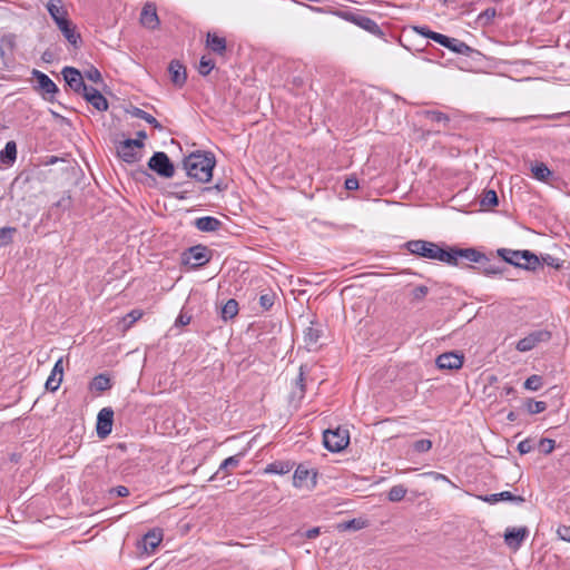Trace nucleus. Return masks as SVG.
Returning a JSON list of instances; mask_svg holds the SVG:
<instances>
[{"mask_svg":"<svg viewBox=\"0 0 570 570\" xmlns=\"http://www.w3.org/2000/svg\"><path fill=\"white\" fill-rule=\"evenodd\" d=\"M432 448V441L428 439L419 440L413 443V449L416 452L424 453L430 451Z\"/></svg>","mask_w":570,"mask_h":570,"instance_id":"44","label":"nucleus"},{"mask_svg":"<svg viewBox=\"0 0 570 570\" xmlns=\"http://www.w3.org/2000/svg\"><path fill=\"white\" fill-rule=\"evenodd\" d=\"M62 76L73 91L82 95L87 90L88 86L83 82V76L76 68L65 67L62 69Z\"/></svg>","mask_w":570,"mask_h":570,"instance_id":"10","label":"nucleus"},{"mask_svg":"<svg viewBox=\"0 0 570 570\" xmlns=\"http://www.w3.org/2000/svg\"><path fill=\"white\" fill-rule=\"evenodd\" d=\"M518 450L521 454H527L532 451V443L529 440H523L519 443Z\"/></svg>","mask_w":570,"mask_h":570,"instance_id":"52","label":"nucleus"},{"mask_svg":"<svg viewBox=\"0 0 570 570\" xmlns=\"http://www.w3.org/2000/svg\"><path fill=\"white\" fill-rule=\"evenodd\" d=\"M91 390L104 392L111 387L110 379L107 375L99 374L94 377L91 385Z\"/></svg>","mask_w":570,"mask_h":570,"instance_id":"30","label":"nucleus"},{"mask_svg":"<svg viewBox=\"0 0 570 570\" xmlns=\"http://www.w3.org/2000/svg\"><path fill=\"white\" fill-rule=\"evenodd\" d=\"M482 206L484 207H493L498 205V195L494 190H487L481 200Z\"/></svg>","mask_w":570,"mask_h":570,"instance_id":"41","label":"nucleus"},{"mask_svg":"<svg viewBox=\"0 0 570 570\" xmlns=\"http://www.w3.org/2000/svg\"><path fill=\"white\" fill-rule=\"evenodd\" d=\"M140 23L148 29H156L159 24L156 6L154 3H146L140 13Z\"/></svg>","mask_w":570,"mask_h":570,"instance_id":"17","label":"nucleus"},{"mask_svg":"<svg viewBox=\"0 0 570 570\" xmlns=\"http://www.w3.org/2000/svg\"><path fill=\"white\" fill-rule=\"evenodd\" d=\"M114 411L110 407H104L99 411L97 416V434L100 438H106L110 434L112 428Z\"/></svg>","mask_w":570,"mask_h":570,"instance_id":"12","label":"nucleus"},{"mask_svg":"<svg viewBox=\"0 0 570 570\" xmlns=\"http://www.w3.org/2000/svg\"><path fill=\"white\" fill-rule=\"evenodd\" d=\"M508 419H509V420H511V421H513V420H514V414H513V413H510V414L508 415Z\"/></svg>","mask_w":570,"mask_h":570,"instance_id":"63","label":"nucleus"},{"mask_svg":"<svg viewBox=\"0 0 570 570\" xmlns=\"http://www.w3.org/2000/svg\"><path fill=\"white\" fill-rule=\"evenodd\" d=\"M487 273H497V271L493 268H490L489 271H487Z\"/></svg>","mask_w":570,"mask_h":570,"instance_id":"64","label":"nucleus"},{"mask_svg":"<svg viewBox=\"0 0 570 570\" xmlns=\"http://www.w3.org/2000/svg\"><path fill=\"white\" fill-rule=\"evenodd\" d=\"M316 472L298 465L293 475V485L297 489L313 490L316 485Z\"/></svg>","mask_w":570,"mask_h":570,"instance_id":"7","label":"nucleus"},{"mask_svg":"<svg viewBox=\"0 0 570 570\" xmlns=\"http://www.w3.org/2000/svg\"><path fill=\"white\" fill-rule=\"evenodd\" d=\"M195 226L202 232H214L220 226V222L210 216L200 217L195 220Z\"/></svg>","mask_w":570,"mask_h":570,"instance_id":"25","label":"nucleus"},{"mask_svg":"<svg viewBox=\"0 0 570 570\" xmlns=\"http://www.w3.org/2000/svg\"><path fill=\"white\" fill-rule=\"evenodd\" d=\"M344 529H360L361 524L357 520H352L344 524Z\"/></svg>","mask_w":570,"mask_h":570,"instance_id":"59","label":"nucleus"},{"mask_svg":"<svg viewBox=\"0 0 570 570\" xmlns=\"http://www.w3.org/2000/svg\"><path fill=\"white\" fill-rule=\"evenodd\" d=\"M58 28L71 45H77L79 35L76 32L73 24L69 20L58 26Z\"/></svg>","mask_w":570,"mask_h":570,"instance_id":"28","label":"nucleus"},{"mask_svg":"<svg viewBox=\"0 0 570 570\" xmlns=\"http://www.w3.org/2000/svg\"><path fill=\"white\" fill-rule=\"evenodd\" d=\"M525 409L530 414H538L546 411L547 404L542 401L528 400Z\"/></svg>","mask_w":570,"mask_h":570,"instance_id":"37","label":"nucleus"},{"mask_svg":"<svg viewBox=\"0 0 570 570\" xmlns=\"http://www.w3.org/2000/svg\"><path fill=\"white\" fill-rule=\"evenodd\" d=\"M47 9L53 21L56 22L57 27L62 24L63 22L68 21L67 18V10L65 6L62 4L61 0H50L47 3Z\"/></svg>","mask_w":570,"mask_h":570,"instance_id":"18","label":"nucleus"},{"mask_svg":"<svg viewBox=\"0 0 570 570\" xmlns=\"http://www.w3.org/2000/svg\"><path fill=\"white\" fill-rule=\"evenodd\" d=\"M556 442L551 439H542L539 443L541 452L549 454L553 451Z\"/></svg>","mask_w":570,"mask_h":570,"instance_id":"47","label":"nucleus"},{"mask_svg":"<svg viewBox=\"0 0 570 570\" xmlns=\"http://www.w3.org/2000/svg\"><path fill=\"white\" fill-rule=\"evenodd\" d=\"M422 475L431 476L435 481H445L454 487V484L451 482V480L444 474H441L438 472H425Z\"/></svg>","mask_w":570,"mask_h":570,"instance_id":"49","label":"nucleus"},{"mask_svg":"<svg viewBox=\"0 0 570 570\" xmlns=\"http://www.w3.org/2000/svg\"><path fill=\"white\" fill-rule=\"evenodd\" d=\"M476 498L479 500L490 503V504H495L499 501H514L518 503H522L524 501V499L522 497L513 495L510 491H503L500 493H494V494H489V495H478Z\"/></svg>","mask_w":570,"mask_h":570,"instance_id":"23","label":"nucleus"},{"mask_svg":"<svg viewBox=\"0 0 570 570\" xmlns=\"http://www.w3.org/2000/svg\"><path fill=\"white\" fill-rule=\"evenodd\" d=\"M168 72L170 80L175 86L181 87L186 82V69L179 61L173 60L169 63Z\"/></svg>","mask_w":570,"mask_h":570,"instance_id":"22","label":"nucleus"},{"mask_svg":"<svg viewBox=\"0 0 570 570\" xmlns=\"http://www.w3.org/2000/svg\"><path fill=\"white\" fill-rule=\"evenodd\" d=\"M142 316V311L140 309H134L129 312L122 320H121V330L122 332H126L128 328L132 326L135 322L140 320Z\"/></svg>","mask_w":570,"mask_h":570,"instance_id":"31","label":"nucleus"},{"mask_svg":"<svg viewBox=\"0 0 570 570\" xmlns=\"http://www.w3.org/2000/svg\"><path fill=\"white\" fill-rule=\"evenodd\" d=\"M16 233L14 227H2L0 228V246H7L12 242V237Z\"/></svg>","mask_w":570,"mask_h":570,"instance_id":"38","label":"nucleus"},{"mask_svg":"<svg viewBox=\"0 0 570 570\" xmlns=\"http://www.w3.org/2000/svg\"><path fill=\"white\" fill-rule=\"evenodd\" d=\"M142 147L141 140L126 139L118 145L117 154L124 161L132 164L140 160Z\"/></svg>","mask_w":570,"mask_h":570,"instance_id":"5","label":"nucleus"},{"mask_svg":"<svg viewBox=\"0 0 570 570\" xmlns=\"http://www.w3.org/2000/svg\"><path fill=\"white\" fill-rule=\"evenodd\" d=\"M342 17L345 20L358 26L360 28L368 31L372 35H375L379 37L383 36V32H382L380 26L371 18H367L364 16H356L353 13H343Z\"/></svg>","mask_w":570,"mask_h":570,"instance_id":"9","label":"nucleus"},{"mask_svg":"<svg viewBox=\"0 0 570 570\" xmlns=\"http://www.w3.org/2000/svg\"><path fill=\"white\" fill-rule=\"evenodd\" d=\"M17 158V145L14 141H8L0 153V160L3 164H12Z\"/></svg>","mask_w":570,"mask_h":570,"instance_id":"26","label":"nucleus"},{"mask_svg":"<svg viewBox=\"0 0 570 570\" xmlns=\"http://www.w3.org/2000/svg\"><path fill=\"white\" fill-rule=\"evenodd\" d=\"M541 261L543 264L551 266L556 269L561 268L563 265V261H561L552 255H549V254L542 255Z\"/></svg>","mask_w":570,"mask_h":570,"instance_id":"43","label":"nucleus"},{"mask_svg":"<svg viewBox=\"0 0 570 570\" xmlns=\"http://www.w3.org/2000/svg\"><path fill=\"white\" fill-rule=\"evenodd\" d=\"M82 96L98 111H106L108 109L107 99L97 89L88 87L87 90L82 94Z\"/></svg>","mask_w":570,"mask_h":570,"instance_id":"19","label":"nucleus"},{"mask_svg":"<svg viewBox=\"0 0 570 570\" xmlns=\"http://www.w3.org/2000/svg\"><path fill=\"white\" fill-rule=\"evenodd\" d=\"M215 164V157L212 154L200 151L190 154L184 160L187 175L200 183L212 179Z\"/></svg>","mask_w":570,"mask_h":570,"instance_id":"1","label":"nucleus"},{"mask_svg":"<svg viewBox=\"0 0 570 570\" xmlns=\"http://www.w3.org/2000/svg\"><path fill=\"white\" fill-rule=\"evenodd\" d=\"M320 338V331L317 328L308 327L305 331V341L308 344H315Z\"/></svg>","mask_w":570,"mask_h":570,"instance_id":"46","label":"nucleus"},{"mask_svg":"<svg viewBox=\"0 0 570 570\" xmlns=\"http://www.w3.org/2000/svg\"><path fill=\"white\" fill-rule=\"evenodd\" d=\"M323 443L327 450L332 452H340L348 445L350 433L346 429L342 428L326 430L323 434Z\"/></svg>","mask_w":570,"mask_h":570,"instance_id":"4","label":"nucleus"},{"mask_svg":"<svg viewBox=\"0 0 570 570\" xmlns=\"http://www.w3.org/2000/svg\"><path fill=\"white\" fill-rule=\"evenodd\" d=\"M131 115L134 117H137V118H140V119H144L145 121H147L148 124H150L151 126H154L155 128H158V129H161V126L160 124L157 121V119L155 117H153L151 115H149L148 112L144 111L142 109H139V108H134L131 110Z\"/></svg>","mask_w":570,"mask_h":570,"instance_id":"33","label":"nucleus"},{"mask_svg":"<svg viewBox=\"0 0 570 570\" xmlns=\"http://www.w3.org/2000/svg\"><path fill=\"white\" fill-rule=\"evenodd\" d=\"M259 303L264 309H268L273 305V297L268 294H264L259 297Z\"/></svg>","mask_w":570,"mask_h":570,"instance_id":"53","label":"nucleus"},{"mask_svg":"<svg viewBox=\"0 0 570 570\" xmlns=\"http://www.w3.org/2000/svg\"><path fill=\"white\" fill-rule=\"evenodd\" d=\"M238 313V303L235 299H229L222 308V317L226 320H230L235 317Z\"/></svg>","mask_w":570,"mask_h":570,"instance_id":"32","label":"nucleus"},{"mask_svg":"<svg viewBox=\"0 0 570 570\" xmlns=\"http://www.w3.org/2000/svg\"><path fill=\"white\" fill-rule=\"evenodd\" d=\"M532 175L540 181H547L552 175V171L543 163H535L531 166Z\"/></svg>","mask_w":570,"mask_h":570,"instance_id":"27","label":"nucleus"},{"mask_svg":"<svg viewBox=\"0 0 570 570\" xmlns=\"http://www.w3.org/2000/svg\"><path fill=\"white\" fill-rule=\"evenodd\" d=\"M543 381L540 375H531L524 382V389L529 391H538L542 387Z\"/></svg>","mask_w":570,"mask_h":570,"instance_id":"36","label":"nucleus"},{"mask_svg":"<svg viewBox=\"0 0 570 570\" xmlns=\"http://www.w3.org/2000/svg\"><path fill=\"white\" fill-rule=\"evenodd\" d=\"M209 261L208 250L204 246H195L189 248L185 254L184 262L194 267L202 266Z\"/></svg>","mask_w":570,"mask_h":570,"instance_id":"14","label":"nucleus"},{"mask_svg":"<svg viewBox=\"0 0 570 570\" xmlns=\"http://www.w3.org/2000/svg\"><path fill=\"white\" fill-rule=\"evenodd\" d=\"M62 382V376L50 373L49 377L46 381V389L48 391L55 392L59 389Z\"/></svg>","mask_w":570,"mask_h":570,"instance_id":"42","label":"nucleus"},{"mask_svg":"<svg viewBox=\"0 0 570 570\" xmlns=\"http://www.w3.org/2000/svg\"><path fill=\"white\" fill-rule=\"evenodd\" d=\"M214 67L215 62L212 59L203 56L199 61L198 72L203 76H207L213 70Z\"/></svg>","mask_w":570,"mask_h":570,"instance_id":"39","label":"nucleus"},{"mask_svg":"<svg viewBox=\"0 0 570 570\" xmlns=\"http://www.w3.org/2000/svg\"><path fill=\"white\" fill-rule=\"evenodd\" d=\"M425 118L431 120V121H435V122H442L444 125H446L449 122V117L443 114V112H440V111H434V110H431V111H425L424 114Z\"/></svg>","mask_w":570,"mask_h":570,"instance_id":"40","label":"nucleus"},{"mask_svg":"<svg viewBox=\"0 0 570 570\" xmlns=\"http://www.w3.org/2000/svg\"><path fill=\"white\" fill-rule=\"evenodd\" d=\"M51 373H52V374H56V375L63 376V360H62V357H60V358L56 362V364H55V366H53V368H52Z\"/></svg>","mask_w":570,"mask_h":570,"instance_id":"55","label":"nucleus"},{"mask_svg":"<svg viewBox=\"0 0 570 570\" xmlns=\"http://www.w3.org/2000/svg\"><path fill=\"white\" fill-rule=\"evenodd\" d=\"M33 76L37 79L38 87L43 95H48L47 99H51L52 96L58 91L56 83L43 72L33 70Z\"/></svg>","mask_w":570,"mask_h":570,"instance_id":"20","label":"nucleus"},{"mask_svg":"<svg viewBox=\"0 0 570 570\" xmlns=\"http://www.w3.org/2000/svg\"><path fill=\"white\" fill-rule=\"evenodd\" d=\"M550 335L548 332L538 331L529 334L528 336L521 338L517 343V350L520 352L531 351L537 346L539 342L549 340Z\"/></svg>","mask_w":570,"mask_h":570,"instance_id":"15","label":"nucleus"},{"mask_svg":"<svg viewBox=\"0 0 570 570\" xmlns=\"http://www.w3.org/2000/svg\"><path fill=\"white\" fill-rule=\"evenodd\" d=\"M137 139L136 140H141L144 142V140L146 139L147 135L145 131H139L137 132Z\"/></svg>","mask_w":570,"mask_h":570,"instance_id":"62","label":"nucleus"},{"mask_svg":"<svg viewBox=\"0 0 570 570\" xmlns=\"http://www.w3.org/2000/svg\"><path fill=\"white\" fill-rule=\"evenodd\" d=\"M243 458V453H238L236 455L229 456L225 459L218 469V472L220 471H227L228 469H235L239 465L240 459Z\"/></svg>","mask_w":570,"mask_h":570,"instance_id":"34","label":"nucleus"},{"mask_svg":"<svg viewBox=\"0 0 570 570\" xmlns=\"http://www.w3.org/2000/svg\"><path fill=\"white\" fill-rule=\"evenodd\" d=\"M529 534L527 527L508 528L504 532L505 544L517 551Z\"/></svg>","mask_w":570,"mask_h":570,"instance_id":"11","label":"nucleus"},{"mask_svg":"<svg viewBox=\"0 0 570 570\" xmlns=\"http://www.w3.org/2000/svg\"><path fill=\"white\" fill-rule=\"evenodd\" d=\"M428 294V287L426 286H417L413 289L412 295L414 299H422Z\"/></svg>","mask_w":570,"mask_h":570,"instance_id":"51","label":"nucleus"},{"mask_svg":"<svg viewBox=\"0 0 570 570\" xmlns=\"http://www.w3.org/2000/svg\"><path fill=\"white\" fill-rule=\"evenodd\" d=\"M345 187L348 190H354L358 188V180L356 178H347L345 180Z\"/></svg>","mask_w":570,"mask_h":570,"instance_id":"56","label":"nucleus"},{"mask_svg":"<svg viewBox=\"0 0 570 570\" xmlns=\"http://www.w3.org/2000/svg\"><path fill=\"white\" fill-rule=\"evenodd\" d=\"M115 491L117 492V494L119 497H127L129 494V490L126 487H122V485L117 487L115 489Z\"/></svg>","mask_w":570,"mask_h":570,"instance_id":"60","label":"nucleus"},{"mask_svg":"<svg viewBox=\"0 0 570 570\" xmlns=\"http://www.w3.org/2000/svg\"><path fill=\"white\" fill-rule=\"evenodd\" d=\"M407 249L415 255L424 258L440 261L442 263H452L453 256L449 254L448 249L426 240H411L407 243Z\"/></svg>","mask_w":570,"mask_h":570,"instance_id":"2","label":"nucleus"},{"mask_svg":"<svg viewBox=\"0 0 570 570\" xmlns=\"http://www.w3.org/2000/svg\"><path fill=\"white\" fill-rule=\"evenodd\" d=\"M161 541L163 531L160 529H153L144 535L141 542L139 543V548L142 550V552L151 554L155 552Z\"/></svg>","mask_w":570,"mask_h":570,"instance_id":"13","label":"nucleus"},{"mask_svg":"<svg viewBox=\"0 0 570 570\" xmlns=\"http://www.w3.org/2000/svg\"><path fill=\"white\" fill-rule=\"evenodd\" d=\"M502 391H503V393H504L505 395H510V394L514 393V389H513L512 386H504V387L502 389Z\"/></svg>","mask_w":570,"mask_h":570,"instance_id":"61","label":"nucleus"},{"mask_svg":"<svg viewBox=\"0 0 570 570\" xmlns=\"http://www.w3.org/2000/svg\"><path fill=\"white\" fill-rule=\"evenodd\" d=\"M292 470V465L287 462H273L268 464L264 472L267 474H286Z\"/></svg>","mask_w":570,"mask_h":570,"instance_id":"29","label":"nucleus"},{"mask_svg":"<svg viewBox=\"0 0 570 570\" xmlns=\"http://www.w3.org/2000/svg\"><path fill=\"white\" fill-rule=\"evenodd\" d=\"M83 77L87 78L88 80L95 82V83H98V82L102 81L101 73L96 68H89L88 70H86Z\"/></svg>","mask_w":570,"mask_h":570,"instance_id":"45","label":"nucleus"},{"mask_svg":"<svg viewBox=\"0 0 570 570\" xmlns=\"http://www.w3.org/2000/svg\"><path fill=\"white\" fill-rule=\"evenodd\" d=\"M558 534L562 540L570 542V528L569 527H566V525L559 527Z\"/></svg>","mask_w":570,"mask_h":570,"instance_id":"54","label":"nucleus"},{"mask_svg":"<svg viewBox=\"0 0 570 570\" xmlns=\"http://www.w3.org/2000/svg\"><path fill=\"white\" fill-rule=\"evenodd\" d=\"M320 534V528H312L306 531L305 537L308 539H314Z\"/></svg>","mask_w":570,"mask_h":570,"instance_id":"58","label":"nucleus"},{"mask_svg":"<svg viewBox=\"0 0 570 570\" xmlns=\"http://www.w3.org/2000/svg\"><path fill=\"white\" fill-rule=\"evenodd\" d=\"M206 46L213 52L223 55L226 50V39L224 37L218 36L216 32H208Z\"/></svg>","mask_w":570,"mask_h":570,"instance_id":"24","label":"nucleus"},{"mask_svg":"<svg viewBox=\"0 0 570 570\" xmlns=\"http://www.w3.org/2000/svg\"><path fill=\"white\" fill-rule=\"evenodd\" d=\"M432 37L435 42H438L439 45L448 48L449 50H451L455 53L469 56L472 52V48L459 39L450 38L442 33L433 35Z\"/></svg>","mask_w":570,"mask_h":570,"instance_id":"8","label":"nucleus"},{"mask_svg":"<svg viewBox=\"0 0 570 570\" xmlns=\"http://www.w3.org/2000/svg\"><path fill=\"white\" fill-rule=\"evenodd\" d=\"M190 323V316L180 313L176 320V325L185 326Z\"/></svg>","mask_w":570,"mask_h":570,"instance_id":"57","label":"nucleus"},{"mask_svg":"<svg viewBox=\"0 0 570 570\" xmlns=\"http://www.w3.org/2000/svg\"><path fill=\"white\" fill-rule=\"evenodd\" d=\"M436 364L442 370H459L463 365V356L454 353H443L436 358Z\"/></svg>","mask_w":570,"mask_h":570,"instance_id":"16","label":"nucleus"},{"mask_svg":"<svg viewBox=\"0 0 570 570\" xmlns=\"http://www.w3.org/2000/svg\"><path fill=\"white\" fill-rule=\"evenodd\" d=\"M416 33L433 40V35H440L439 32H434L429 30L426 27H414Z\"/></svg>","mask_w":570,"mask_h":570,"instance_id":"50","label":"nucleus"},{"mask_svg":"<svg viewBox=\"0 0 570 570\" xmlns=\"http://www.w3.org/2000/svg\"><path fill=\"white\" fill-rule=\"evenodd\" d=\"M406 489L403 485L399 484L390 489L387 497L390 501L399 502L404 499Z\"/></svg>","mask_w":570,"mask_h":570,"instance_id":"35","label":"nucleus"},{"mask_svg":"<svg viewBox=\"0 0 570 570\" xmlns=\"http://www.w3.org/2000/svg\"><path fill=\"white\" fill-rule=\"evenodd\" d=\"M304 372H303V366L299 367V375L297 377V381H296V385L298 386V394H296V392H293V396H297L298 399H302L304 396V393H305V389H304Z\"/></svg>","mask_w":570,"mask_h":570,"instance_id":"48","label":"nucleus"},{"mask_svg":"<svg viewBox=\"0 0 570 570\" xmlns=\"http://www.w3.org/2000/svg\"><path fill=\"white\" fill-rule=\"evenodd\" d=\"M449 254H451V256H453V259H452L453 262L448 263L449 265H458L459 258H465L473 263H479L482 258H484V256L481 253H479L478 250H475L473 248L450 249Z\"/></svg>","mask_w":570,"mask_h":570,"instance_id":"21","label":"nucleus"},{"mask_svg":"<svg viewBox=\"0 0 570 570\" xmlns=\"http://www.w3.org/2000/svg\"><path fill=\"white\" fill-rule=\"evenodd\" d=\"M148 167L165 178H170L175 174L174 165L170 163L168 156L163 151H158L153 155L148 161Z\"/></svg>","mask_w":570,"mask_h":570,"instance_id":"6","label":"nucleus"},{"mask_svg":"<svg viewBox=\"0 0 570 570\" xmlns=\"http://www.w3.org/2000/svg\"><path fill=\"white\" fill-rule=\"evenodd\" d=\"M498 255L507 263L525 269H535L540 259L529 250L498 249Z\"/></svg>","mask_w":570,"mask_h":570,"instance_id":"3","label":"nucleus"}]
</instances>
